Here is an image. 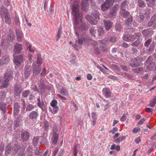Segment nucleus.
Listing matches in <instances>:
<instances>
[{"instance_id": "obj_36", "label": "nucleus", "mask_w": 156, "mask_h": 156, "mask_svg": "<svg viewBox=\"0 0 156 156\" xmlns=\"http://www.w3.org/2000/svg\"><path fill=\"white\" fill-rule=\"evenodd\" d=\"M133 20V17L131 16L130 17L129 16V18L126 20V24L128 26H130L131 25Z\"/></svg>"}, {"instance_id": "obj_61", "label": "nucleus", "mask_w": 156, "mask_h": 156, "mask_svg": "<svg viewBox=\"0 0 156 156\" xmlns=\"http://www.w3.org/2000/svg\"><path fill=\"white\" fill-rule=\"evenodd\" d=\"M15 94L16 95L19 96L20 94V90L19 89V88H16L15 90Z\"/></svg>"}, {"instance_id": "obj_33", "label": "nucleus", "mask_w": 156, "mask_h": 156, "mask_svg": "<svg viewBox=\"0 0 156 156\" xmlns=\"http://www.w3.org/2000/svg\"><path fill=\"white\" fill-rule=\"evenodd\" d=\"M139 13L140 14H144L145 15H148L149 14L148 12V10L147 9H140L139 11Z\"/></svg>"}, {"instance_id": "obj_16", "label": "nucleus", "mask_w": 156, "mask_h": 156, "mask_svg": "<svg viewBox=\"0 0 156 156\" xmlns=\"http://www.w3.org/2000/svg\"><path fill=\"white\" fill-rule=\"evenodd\" d=\"M104 26L106 30H109L112 27V22L110 20H103Z\"/></svg>"}, {"instance_id": "obj_60", "label": "nucleus", "mask_w": 156, "mask_h": 156, "mask_svg": "<svg viewBox=\"0 0 156 156\" xmlns=\"http://www.w3.org/2000/svg\"><path fill=\"white\" fill-rule=\"evenodd\" d=\"M44 127L46 130H47L48 129V127L49 126V124L48 122L47 121L45 122L44 123Z\"/></svg>"}, {"instance_id": "obj_51", "label": "nucleus", "mask_w": 156, "mask_h": 156, "mask_svg": "<svg viewBox=\"0 0 156 156\" xmlns=\"http://www.w3.org/2000/svg\"><path fill=\"white\" fill-rule=\"evenodd\" d=\"M38 84L40 88H44L45 86V85L44 83V81L41 79L39 81Z\"/></svg>"}, {"instance_id": "obj_49", "label": "nucleus", "mask_w": 156, "mask_h": 156, "mask_svg": "<svg viewBox=\"0 0 156 156\" xmlns=\"http://www.w3.org/2000/svg\"><path fill=\"white\" fill-rule=\"evenodd\" d=\"M125 136H119L118 138L115 140V142L116 143H119L123 141L126 138Z\"/></svg>"}, {"instance_id": "obj_2", "label": "nucleus", "mask_w": 156, "mask_h": 156, "mask_svg": "<svg viewBox=\"0 0 156 156\" xmlns=\"http://www.w3.org/2000/svg\"><path fill=\"white\" fill-rule=\"evenodd\" d=\"M95 27L91 28L90 30V33L95 37L100 36L104 33V30L102 27H98L97 30H95Z\"/></svg>"}, {"instance_id": "obj_5", "label": "nucleus", "mask_w": 156, "mask_h": 156, "mask_svg": "<svg viewBox=\"0 0 156 156\" xmlns=\"http://www.w3.org/2000/svg\"><path fill=\"white\" fill-rule=\"evenodd\" d=\"M31 62H27L26 63L24 70L25 77L26 79L27 78L31 73Z\"/></svg>"}, {"instance_id": "obj_18", "label": "nucleus", "mask_w": 156, "mask_h": 156, "mask_svg": "<svg viewBox=\"0 0 156 156\" xmlns=\"http://www.w3.org/2000/svg\"><path fill=\"white\" fill-rule=\"evenodd\" d=\"M88 0H83L82 1V9L86 12L89 8Z\"/></svg>"}, {"instance_id": "obj_39", "label": "nucleus", "mask_w": 156, "mask_h": 156, "mask_svg": "<svg viewBox=\"0 0 156 156\" xmlns=\"http://www.w3.org/2000/svg\"><path fill=\"white\" fill-rule=\"evenodd\" d=\"M0 109L4 113L6 110V104L4 103H0Z\"/></svg>"}, {"instance_id": "obj_12", "label": "nucleus", "mask_w": 156, "mask_h": 156, "mask_svg": "<svg viewBox=\"0 0 156 156\" xmlns=\"http://www.w3.org/2000/svg\"><path fill=\"white\" fill-rule=\"evenodd\" d=\"M153 25V27L154 28L156 27V15L154 14L151 17L150 21L148 22L147 24V27H150Z\"/></svg>"}, {"instance_id": "obj_26", "label": "nucleus", "mask_w": 156, "mask_h": 156, "mask_svg": "<svg viewBox=\"0 0 156 156\" xmlns=\"http://www.w3.org/2000/svg\"><path fill=\"white\" fill-rule=\"evenodd\" d=\"M22 139L24 141H26L29 137V133L27 131L23 132L21 135Z\"/></svg>"}, {"instance_id": "obj_47", "label": "nucleus", "mask_w": 156, "mask_h": 156, "mask_svg": "<svg viewBox=\"0 0 156 156\" xmlns=\"http://www.w3.org/2000/svg\"><path fill=\"white\" fill-rule=\"evenodd\" d=\"M138 6L140 7L144 8L146 6L144 2L142 0H138L137 2Z\"/></svg>"}, {"instance_id": "obj_62", "label": "nucleus", "mask_w": 156, "mask_h": 156, "mask_svg": "<svg viewBox=\"0 0 156 156\" xmlns=\"http://www.w3.org/2000/svg\"><path fill=\"white\" fill-rule=\"evenodd\" d=\"M156 103V100L151 102L149 104V105H148V106H150L151 107H153L154 106Z\"/></svg>"}, {"instance_id": "obj_20", "label": "nucleus", "mask_w": 156, "mask_h": 156, "mask_svg": "<svg viewBox=\"0 0 156 156\" xmlns=\"http://www.w3.org/2000/svg\"><path fill=\"white\" fill-rule=\"evenodd\" d=\"M117 8L116 7L114 6L111 9L109 16L110 18H114L116 15V12L117 10Z\"/></svg>"}, {"instance_id": "obj_27", "label": "nucleus", "mask_w": 156, "mask_h": 156, "mask_svg": "<svg viewBox=\"0 0 156 156\" xmlns=\"http://www.w3.org/2000/svg\"><path fill=\"white\" fill-rule=\"evenodd\" d=\"M142 40L140 38H137V39L131 44L132 46L137 47L140 45L142 43Z\"/></svg>"}, {"instance_id": "obj_30", "label": "nucleus", "mask_w": 156, "mask_h": 156, "mask_svg": "<svg viewBox=\"0 0 156 156\" xmlns=\"http://www.w3.org/2000/svg\"><path fill=\"white\" fill-rule=\"evenodd\" d=\"M13 147H11L10 144L8 145L6 147L5 153L8 154L10 153H13Z\"/></svg>"}, {"instance_id": "obj_15", "label": "nucleus", "mask_w": 156, "mask_h": 156, "mask_svg": "<svg viewBox=\"0 0 156 156\" xmlns=\"http://www.w3.org/2000/svg\"><path fill=\"white\" fill-rule=\"evenodd\" d=\"M22 49V45L17 43L14 46L13 51L15 54H19L21 52Z\"/></svg>"}, {"instance_id": "obj_40", "label": "nucleus", "mask_w": 156, "mask_h": 156, "mask_svg": "<svg viewBox=\"0 0 156 156\" xmlns=\"http://www.w3.org/2000/svg\"><path fill=\"white\" fill-rule=\"evenodd\" d=\"M127 1L126 0L123 1L120 5V8L121 10L125 9L127 6Z\"/></svg>"}, {"instance_id": "obj_58", "label": "nucleus", "mask_w": 156, "mask_h": 156, "mask_svg": "<svg viewBox=\"0 0 156 156\" xmlns=\"http://www.w3.org/2000/svg\"><path fill=\"white\" fill-rule=\"evenodd\" d=\"M140 131V128L136 127L133 129V132L134 133H136Z\"/></svg>"}, {"instance_id": "obj_4", "label": "nucleus", "mask_w": 156, "mask_h": 156, "mask_svg": "<svg viewBox=\"0 0 156 156\" xmlns=\"http://www.w3.org/2000/svg\"><path fill=\"white\" fill-rule=\"evenodd\" d=\"M91 15L93 20L91 21L90 23L94 25H96L98 23V20L99 19V12L97 11L94 10L91 13Z\"/></svg>"}, {"instance_id": "obj_24", "label": "nucleus", "mask_w": 156, "mask_h": 156, "mask_svg": "<svg viewBox=\"0 0 156 156\" xmlns=\"http://www.w3.org/2000/svg\"><path fill=\"white\" fill-rule=\"evenodd\" d=\"M38 116V112L35 111L31 112L29 115V118L31 119H37Z\"/></svg>"}, {"instance_id": "obj_52", "label": "nucleus", "mask_w": 156, "mask_h": 156, "mask_svg": "<svg viewBox=\"0 0 156 156\" xmlns=\"http://www.w3.org/2000/svg\"><path fill=\"white\" fill-rule=\"evenodd\" d=\"M139 20L138 22L140 23L142 22L144 20L145 17L144 16L143 14H139Z\"/></svg>"}, {"instance_id": "obj_14", "label": "nucleus", "mask_w": 156, "mask_h": 156, "mask_svg": "<svg viewBox=\"0 0 156 156\" xmlns=\"http://www.w3.org/2000/svg\"><path fill=\"white\" fill-rule=\"evenodd\" d=\"M13 71L9 69L7 70L4 74V79L10 81L13 76Z\"/></svg>"}, {"instance_id": "obj_23", "label": "nucleus", "mask_w": 156, "mask_h": 156, "mask_svg": "<svg viewBox=\"0 0 156 156\" xmlns=\"http://www.w3.org/2000/svg\"><path fill=\"white\" fill-rule=\"evenodd\" d=\"M153 58L151 56H149L147 58L146 62L148 66H151L152 67L154 66L155 63V62H153Z\"/></svg>"}, {"instance_id": "obj_56", "label": "nucleus", "mask_w": 156, "mask_h": 156, "mask_svg": "<svg viewBox=\"0 0 156 156\" xmlns=\"http://www.w3.org/2000/svg\"><path fill=\"white\" fill-rule=\"evenodd\" d=\"M77 147L76 145H75L74 147V149L73 152V154L74 156H77Z\"/></svg>"}, {"instance_id": "obj_17", "label": "nucleus", "mask_w": 156, "mask_h": 156, "mask_svg": "<svg viewBox=\"0 0 156 156\" xmlns=\"http://www.w3.org/2000/svg\"><path fill=\"white\" fill-rule=\"evenodd\" d=\"M9 61V58L8 56H3L0 60V66L7 64Z\"/></svg>"}, {"instance_id": "obj_63", "label": "nucleus", "mask_w": 156, "mask_h": 156, "mask_svg": "<svg viewBox=\"0 0 156 156\" xmlns=\"http://www.w3.org/2000/svg\"><path fill=\"white\" fill-rule=\"evenodd\" d=\"M29 94V91L26 90L24 91L23 93V95L25 97H27Z\"/></svg>"}, {"instance_id": "obj_31", "label": "nucleus", "mask_w": 156, "mask_h": 156, "mask_svg": "<svg viewBox=\"0 0 156 156\" xmlns=\"http://www.w3.org/2000/svg\"><path fill=\"white\" fill-rule=\"evenodd\" d=\"M49 110L52 113L55 114L56 113L58 110V106L49 107Z\"/></svg>"}, {"instance_id": "obj_53", "label": "nucleus", "mask_w": 156, "mask_h": 156, "mask_svg": "<svg viewBox=\"0 0 156 156\" xmlns=\"http://www.w3.org/2000/svg\"><path fill=\"white\" fill-rule=\"evenodd\" d=\"M51 106L50 107H55L58 106H56L57 105V102L55 100H52L51 102Z\"/></svg>"}, {"instance_id": "obj_46", "label": "nucleus", "mask_w": 156, "mask_h": 156, "mask_svg": "<svg viewBox=\"0 0 156 156\" xmlns=\"http://www.w3.org/2000/svg\"><path fill=\"white\" fill-rule=\"evenodd\" d=\"M13 148V154H16L18 150L20 149V146L17 144H15L12 147Z\"/></svg>"}, {"instance_id": "obj_11", "label": "nucleus", "mask_w": 156, "mask_h": 156, "mask_svg": "<svg viewBox=\"0 0 156 156\" xmlns=\"http://www.w3.org/2000/svg\"><path fill=\"white\" fill-rule=\"evenodd\" d=\"M33 75H37L40 72L41 70V68L39 65H37L36 63L34 62L33 63Z\"/></svg>"}, {"instance_id": "obj_13", "label": "nucleus", "mask_w": 156, "mask_h": 156, "mask_svg": "<svg viewBox=\"0 0 156 156\" xmlns=\"http://www.w3.org/2000/svg\"><path fill=\"white\" fill-rule=\"evenodd\" d=\"M50 136L51 142L53 144H56L57 143L58 137V134L57 133H51Z\"/></svg>"}, {"instance_id": "obj_34", "label": "nucleus", "mask_w": 156, "mask_h": 156, "mask_svg": "<svg viewBox=\"0 0 156 156\" xmlns=\"http://www.w3.org/2000/svg\"><path fill=\"white\" fill-rule=\"evenodd\" d=\"M148 6L153 7L155 4V0H146Z\"/></svg>"}, {"instance_id": "obj_57", "label": "nucleus", "mask_w": 156, "mask_h": 156, "mask_svg": "<svg viewBox=\"0 0 156 156\" xmlns=\"http://www.w3.org/2000/svg\"><path fill=\"white\" fill-rule=\"evenodd\" d=\"M85 18L86 19H87L89 21L90 23V21H91L92 20H93V19L91 17V15L90 14V15H87L85 16Z\"/></svg>"}, {"instance_id": "obj_48", "label": "nucleus", "mask_w": 156, "mask_h": 156, "mask_svg": "<svg viewBox=\"0 0 156 156\" xmlns=\"http://www.w3.org/2000/svg\"><path fill=\"white\" fill-rule=\"evenodd\" d=\"M133 71L135 73H141L143 72V69L142 67H139L136 69H134Z\"/></svg>"}, {"instance_id": "obj_8", "label": "nucleus", "mask_w": 156, "mask_h": 156, "mask_svg": "<svg viewBox=\"0 0 156 156\" xmlns=\"http://www.w3.org/2000/svg\"><path fill=\"white\" fill-rule=\"evenodd\" d=\"M141 64L142 63L136 58L131 59L129 62V65L132 67L136 68L139 67L140 66Z\"/></svg>"}, {"instance_id": "obj_25", "label": "nucleus", "mask_w": 156, "mask_h": 156, "mask_svg": "<svg viewBox=\"0 0 156 156\" xmlns=\"http://www.w3.org/2000/svg\"><path fill=\"white\" fill-rule=\"evenodd\" d=\"M15 39V36L13 34V32L11 29L9 30V32L8 34V39L9 41L12 42Z\"/></svg>"}, {"instance_id": "obj_55", "label": "nucleus", "mask_w": 156, "mask_h": 156, "mask_svg": "<svg viewBox=\"0 0 156 156\" xmlns=\"http://www.w3.org/2000/svg\"><path fill=\"white\" fill-rule=\"evenodd\" d=\"M61 29H59L58 30V33H57L56 36V40L57 41H58L59 40V38H60V34H61Z\"/></svg>"}, {"instance_id": "obj_29", "label": "nucleus", "mask_w": 156, "mask_h": 156, "mask_svg": "<svg viewBox=\"0 0 156 156\" xmlns=\"http://www.w3.org/2000/svg\"><path fill=\"white\" fill-rule=\"evenodd\" d=\"M20 106L18 103H16L14 105V114L15 115H17L18 113L19 112Z\"/></svg>"}, {"instance_id": "obj_9", "label": "nucleus", "mask_w": 156, "mask_h": 156, "mask_svg": "<svg viewBox=\"0 0 156 156\" xmlns=\"http://www.w3.org/2000/svg\"><path fill=\"white\" fill-rule=\"evenodd\" d=\"M80 34L81 35L80 38H79L77 41H76V42L80 46H81L83 45V41H85L87 39V35L85 34L84 32L83 34H81V33H80Z\"/></svg>"}, {"instance_id": "obj_35", "label": "nucleus", "mask_w": 156, "mask_h": 156, "mask_svg": "<svg viewBox=\"0 0 156 156\" xmlns=\"http://www.w3.org/2000/svg\"><path fill=\"white\" fill-rule=\"evenodd\" d=\"M3 82L2 83L0 86V88H6L9 85V81L6 80L4 79Z\"/></svg>"}, {"instance_id": "obj_44", "label": "nucleus", "mask_w": 156, "mask_h": 156, "mask_svg": "<svg viewBox=\"0 0 156 156\" xmlns=\"http://www.w3.org/2000/svg\"><path fill=\"white\" fill-rule=\"evenodd\" d=\"M152 38L151 37L146 40L144 43V46L146 47H148L151 43L152 42Z\"/></svg>"}, {"instance_id": "obj_38", "label": "nucleus", "mask_w": 156, "mask_h": 156, "mask_svg": "<svg viewBox=\"0 0 156 156\" xmlns=\"http://www.w3.org/2000/svg\"><path fill=\"white\" fill-rule=\"evenodd\" d=\"M117 37L114 36L110 37L108 38V41L112 42V43H115L117 41Z\"/></svg>"}, {"instance_id": "obj_28", "label": "nucleus", "mask_w": 156, "mask_h": 156, "mask_svg": "<svg viewBox=\"0 0 156 156\" xmlns=\"http://www.w3.org/2000/svg\"><path fill=\"white\" fill-rule=\"evenodd\" d=\"M16 33L17 36V40L19 42L21 41L22 37V33L19 30L17 29L16 30Z\"/></svg>"}, {"instance_id": "obj_6", "label": "nucleus", "mask_w": 156, "mask_h": 156, "mask_svg": "<svg viewBox=\"0 0 156 156\" xmlns=\"http://www.w3.org/2000/svg\"><path fill=\"white\" fill-rule=\"evenodd\" d=\"M154 33V31L151 28L144 29L142 31V33L145 37V40H146L147 38L151 37Z\"/></svg>"}, {"instance_id": "obj_3", "label": "nucleus", "mask_w": 156, "mask_h": 156, "mask_svg": "<svg viewBox=\"0 0 156 156\" xmlns=\"http://www.w3.org/2000/svg\"><path fill=\"white\" fill-rule=\"evenodd\" d=\"M13 57L14 62L17 66H20L25 60V56L24 55L22 54L15 56V55L13 54Z\"/></svg>"}, {"instance_id": "obj_41", "label": "nucleus", "mask_w": 156, "mask_h": 156, "mask_svg": "<svg viewBox=\"0 0 156 156\" xmlns=\"http://www.w3.org/2000/svg\"><path fill=\"white\" fill-rule=\"evenodd\" d=\"M138 52V50L136 48H132L130 51V53L133 55H136L137 53Z\"/></svg>"}, {"instance_id": "obj_21", "label": "nucleus", "mask_w": 156, "mask_h": 156, "mask_svg": "<svg viewBox=\"0 0 156 156\" xmlns=\"http://www.w3.org/2000/svg\"><path fill=\"white\" fill-rule=\"evenodd\" d=\"M120 14L122 17L125 18L128 17L130 15L129 12L126 9L121 10Z\"/></svg>"}, {"instance_id": "obj_10", "label": "nucleus", "mask_w": 156, "mask_h": 156, "mask_svg": "<svg viewBox=\"0 0 156 156\" xmlns=\"http://www.w3.org/2000/svg\"><path fill=\"white\" fill-rule=\"evenodd\" d=\"M136 37L134 35L129 34H126L124 35L123 39L126 41L133 42L136 39Z\"/></svg>"}, {"instance_id": "obj_22", "label": "nucleus", "mask_w": 156, "mask_h": 156, "mask_svg": "<svg viewBox=\"0 0 156 156\" xmlns=\"http://www.w3.org/2000/svg\"><path fill=\"white\" fill-rule=\"evenodd\" d=\"M102 91L103 94L105 98H111V92L108 88H103Z\"/></svg>"}, {"instance_id": "obj_1", "label": "nucleus", "mask_w": 156, "mask_h": 156, "mask_svg": "<svg viewBox=\"0 0 156 156\" xmlns=\"http://www.w3.org/2000/svg\"><path fill=\"white\" fill-rule=\"evenodd\" d=\"M72 13L73 16L74 22V25H78L80 22L82 23L81 25L78 29V31L80 33L87 30L88 27L87 24L82 22V14L80 13L79 10V7L77 3H73L72 7Z\"/></svg>"}, {"instance_id": "obj_32", "label": "nucleus", "mask_w": 156, "mask_h": 156, "mask_svg": "<svg viewBox=\"0 0 156 156\" xmlns=\"http://www.w3.org/2000/svg\"><path fill=\"white\" fill-rule=\"evenodd\" d=\"M5 20V23L10 25L11 23V18L9 15H7L4 18V21Z\"/></svg>"}, {"instance_id": "obj_64", "label": "nucleus", "mask_w": 156, "mask_h": 156, "mask_svg": "<svg viewBox=\"0 0 156 156\" xmlns=\"http://www.w3.org/2000/svg\"><path fill=\"white\" fill-rule=\"evenodd\" d=\"M63 149H61L60 150L59 153L58 154L57 156H63L64 154Z\"/></svg>"}, {"instance_id": "obj_43", "label": "nucleus", "mask_w": 156, "mask_h": 156, "mask_svg": "<svg viewBox=\"0 0 156 156\" xmlns=\"http://www.w3.org/2000/svg\"><path fill=\"white\" fill-rule=\"evenodd\" d=\"M115 27L116 31L120 32L122 29L121 23L119 22L116 23L115 25Z\"/></svg>"}, {"instance_id": "obj_45", "label": "nucleus", "mask_w": 156, "mask_h": 156, "mask_svg": "<svg viewBox=\"0 0 156 156\" xmlns=\"http://www.w3.org/2000/svg\"><path fill=\"white\" fill-rule=\"evenodd\" d=\"M60 93L63 95L67 96L68 93L65 88H61L59 90Z\"/></svg>"}, {"instance_id": "obj_59", "label": "nucleus", "mask_w": 156, "mask_h": 156, "mask_svg": "<svg viewBox=\"0 0 156 156\" xmlns=\"http://www.w3.org/2000/svg\"><path fill=\"white\" fill-rule=\"evenodd\" d=\"M38 139L37 137H34L33 140V142L34 146L36 145L38 143Z\"/></svg>"}, {"instance_id": "obj_7", "label": "nucleus", "mask_w": 156, "mask_h": 156, "mask_svg": "<svg viewBox=\"0 0 156 156\" xmlns=\"http://www.w3.org/2000/svg\"><path fill=\"white\" fill-rule=\"evenodd\" d=\"M114 3L112 0H106V2L101 5L102 10L105 11L111 7Z\"/></svg>"}, {"instance_id": "obj_37", "label": "nucleus", "mask_w": 156, "mask_h": 156, "mask_svg": "<svg viewBox=\"0 0 156 156\" xmlns=\"http://www.w3.org/2000/svg\"><path fill=\"white\" fill-rule=\"evenodd\" d=\"M37 101L38 102L37 103V105L38 106L41 108L42 109H43V108L44 107V104L42 101H41L40 99V98H38L37 99Z\"/></svg>"}, {"instance_id": "obj_42", "label": "nucleus", "mask_w": 156, "mask_h": 156, "mask_svg": "<svg viewBox=\"0 0 156 156\" xmlns=\"http://www.w3.org/2000/svg\"><path fill=\"white\" fill-rule=\"evenodd\" d=\"M155 47V44L154 42H152L149 46L148 49V52L149 53H151L153 51L154 48Z\"/></svg>"}, {"instance_id": "obj_54", "label": "nucleus", "mask_w": 156, "mask_h": 156, "mask_svg": "<svg viewBox=\"0 0 156 156\" xmlns=\"http://www.w3.org/2000/svg\"><path fill=\"white\" fill-rule=\"evenodd\" d=\"M42 64L41 58H40L38 55L37 56V65H39L41 66V65Z\"/></svg>"}, {"instance_id": "obj_50", "label": "nucleus", "mask_w": 156, "mask_h": 156, "mask_svg": "<svg viewBox=\"0 0 156 156\" xmlns=\"http://www.w3.org/2000/svg\"><path fill=\"white\" fill-rule=\"evenodd\" d=\"M34 106L31 104H29L27 106L26 108L27 111H30L34 108Z\"/></svg>"}, {"instance_id": "obj_19", "label": "nucleus", "mask_w": 156, "mask_h": 156, "mask_svg": "<svg viewBox=\"0 0 156 156\" xmlns=\"http://www.w3.org/2000/svg\"><path fill=\"white\" fill-rule=\"evenodd\" d=\"M1 16L2 19L3 21H4V18L7 15H9L6 9L3 6H2L1 8Z\"/></svg>"}]
</instances>
